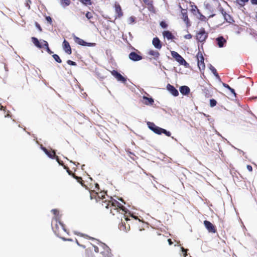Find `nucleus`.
<instances>
[{
	"instance_id": "obj_1",
	"label": "nucleus",
	"mask_w": 257,
	"mask_h": 257,
	"mask_svg": "<svg viewBox=\"0 0 257 257\" xmlns=\"http://www.w3.org/2000/svg\"><path fill=\"white\" fill-rule=\"evenodd\" d=\"M147 125L148 127L151 130L158 135L164 134L165 135L168 137H170L171 135V133L170 132H168L164 128H161L156 125L154 123L148 122L147 123Z\"/></svg>"
},
{
	"instance_id": "obj_2",
	"label": "nucleus",
	"mask_w": 257,
	"mask_h": 257,
	"mask_svg": "<svg viewBox=\"0 0 257 257\" xmlns=\"http://www.w3.org/2000/svg\"><path fill=\"white\" fill-rule=\"evenodd\" d=\"M171 53L173 58H174L180 65H183L185 68H188L189 67V64L177 52L172 51H171Z\"/></svg>"
},
{
	"instance_id": "obj_3",
	"label": "nucleus",
	"mask_w": 257,
	"mask_h": 257,
	"mask_svg": "<svg viewBox=\"0 0 257 257\" xmlns=\"http://www.w3.org/2000/svg\"><path fill=\"white\" fill-rule=\"evenodd\" d=\"M94 248L95 251L96 252L101 249H103V251L101 252L104 254V257H111V253L109 252V248L105 244L100 243H99L98 246H94Z\"/></svg>"
},
{
	"instance_id": "obj_4",
	"label": "nucleus",
	"mask_w": 257,
	"mask_h": 257,
	"mask_svg": "<svg viewBox=\"0 0 257 257\" xmlns=\"http://www.w3.org/2000/svg\"><path fill=\"white\" fill-rule=\"evenodd\" d=\"M119 200L121 201L118 202V201L113 199L111 198V200L109 201L107 203H106L105 207L107 208H109L112 206V207H117L122 210V211H124V208L123 204L124 203L123 201V200L121 199H120Z\"/></svg>"
},
{
	"instance_id": "obj_5",
	"label": "nucleus",
	"mask_w": 257,
	"mask_h": 257,
	"mask_svg": "<svg viewBox=\"0 0 257 257\" xmlns=\"http://www.w3.org/2000/svg\"><path fill=\"white\" fill-rule=\"evenodd\" d=\"M207 36V33H206L205 30L204 29H201L196 34V39L200 42H203L205 41Z\"/></svg>"
},
{
	"instance_id": "obj_6",
	"label": "nucleus",
	"mask_w": 257,
	"mask_h": 257,
	"mask_svg": "<svg viewBox=\"0 0 257 257\" xmlns=\"http://www.w3.org/2000/svg\"><path fill=\"white\" fill-rule=\"evenodd\" d=\"M198 60V66L200 71L204 70L205 67L204 64V59L201 53H198L197 55Z\"/></svg>"
},
{
	"instance_id": "obj_7",
	"label": "nucleus",
	"mask_w": 257,
	"mask_h": 257,
	"mask_svg": "<svg viewBox=\"0 0 257 257\" xmlns=\"http://www.w3.org/2000/svg\"><path fill=\"white\" fill-rule=\"evenodd\" d=\"M111 73L112 75H113L117 81H120L124 83L126 82V79L116 71L113 70L111 72Z\"/></svg>"
},
{
	"instance_id": "obj_8",
	"label": "nucleus",
	"mask_w": 257,
	"mask_h": 257,
	"mask_svg": "<svg viewBox=\"0 0 257 257\" xmlns=\"http://www.w3.org/2000/svg\"><path fill=\"white\" fill-rule=\"evenodd\" d=\"M166 88L167 90L174 96H178L179 95L178 91L172 85L168 84Z\"/></svg>"
},
{
	"instance_id": "obj_9",
	"label": "nucleus",
	"mask_w": 257,
	"mask_h": 257,
	"mask_svg": "<svg viewBox=\"0 0 257 257\" xmlns=\"http://www.w3.org/2000/svg\"><path fill=\"white\" fill-rule=\"evenodd\" d=\"M204 224L209 232L212 233H215L216 232L214 226L209 221L206 220L204 221Z\"/></svg>"
},
{
	"instance_id": "obj_10",
	"label": "nucleus",
	"mask_w": 257,
	"mask_h": 257,
	"mask_svg": "<svg viewBox=\"0 0 257 257\" xmlns=\"http://www.w3.org/2000/svg\"><path fill=\"white\" fill-rule=\"evenodd\" d=\"M74 40L76 43L82 46H94L95 45L94 43H87L77 37H74Z\"/></svg>"
},
{
	"instance_id": "obj_11",
	"label": "nucleus",
	"mask_w": 257,
	"mask_h": 257,
	"mask_svg": "<svg viewBox=\"0 0 257 257\" xmlns=\"http://www.w3.org/2000/svg\"><path fill=\"white\" fill-rule=\"evenodd\" d=\"M55 228V232L56 233H59L61 230H63L65 231V229L63 225L59 221L57 220V218H56Z\"/></svg>"
},
{
	"instance_id": "obj_12",
	"label": "nucleus",
	"mask_w": 257,
	"mask_h": 257,
	"mask_svg": "<svg viewBox=\"0 0 257 257\" xmlns=\"http://www.w3.org/2000/svg\"><path fill=\"white\" fill-rule=\"evenodd\" d=\"M62 47L66 53L68 54H71L72 51L69 43L65 40L63 42Z\"/></svg>"
},
{
	"instance_id": "obj_13",
	"label": "nucleus",
	"mask_w": 257,
	"mask_h": 257,
	"mask_svg": "<svg viewBox=\"0 0 257 257\" xmlns=\"http://www.w3.org/2000/svg\"><path fill=\"white\" fill-rule=\"evenodd\" d=\"M142 102L146 105H152L154 102V100L151 97L144 96L142 98Z\"/></svg>"
},
{
	"instance_id": "obj_14",
	"label": "nucleus",
	"mask_w": 257,
	"mask_h": 257,
	"mask_svg": "<svg viewBox=\"0 0 257 257\" xmlns=\"http://www.w3.org/2000/svg\"><path fill=\"white\" fill-rule=\"evenodd\" d=\"M32 41L33 44L39 48H42L44 47V44L42 43L43 40L39 41L37 38L35 37H32Z\"/></svg>"
},
{
	"instance_id": "obj_15",
	"label": "nucleus",
	"mask_w": 257,
	"mask_h": 257,
	"mask_svg": "<svg viewBox=\"0 0 257 257\" xmlns=\"http://www.w3.org/2000/svg\"><path fill=\"white\" fill-rule=\"evenodd\" d=\"M216 41L217 45L219 48L224 47L226 43V40L223 37H219L216 38Z\"/></svg>"
},
{
	"instance_id": "obj_16",
	"label": "nucleus",
	"mask_w": 257,
	"mask_h": 257,
	"mask_svg": "<svg viewBox=\"0 0 257 257\" xmlns=\"http://www.w3.org/2000/svg\"><path fill=\"white\" fill-rule=\"evenodd\" d=\"M129 58L130 59L133 60V61H139L141 60L142 59V57L136 53L135 52H132L129 55Z\"/></svg>"
},
{
	"instance_id": "obj_17",
	"label": "nucleus",
	"mask_w": 257,
	"mask_h": 257,
	"mask_svg": "<svg viewBox=\"0 0 257 257\" xmlns=\"http://www.w3.org/2000/svg\"><path fill=\"white\" fill-rule=\"evenodd\" d=\"M179 90L183 95H188L190 91V88L187 86H182L180 87Z\"/></svg>"
},
{
	"instance_id": "obj_18",
	"label": "nucleus",
	"mask_w": 257,
	"mask_h": 257,
	"mask_svg": "<svg viewBox=\"0 0 257 257\" xmlns=\"http://www.w3.org/2000/svg\"><path fill=\"white\" fill-rule=\"evenodd\" d=\"M152 44L156 49H160L162 48L161 42L158 38H154L153 39Z\"/></svg>"
},
{
	"instance_id": "obj_19",
	"label": "nucleus",
	"mask_w": 257,
	"mask_h": 257,
	"mask_svg": "<svg viewBox=\"0 0 257 257\" xmlns=\"http://www.w3.org/2000/svg\"><path fill=\"white\" fill-rule=\"evenodd\" d=\"M45 154L50 158H53L55 156V152L53 150H48L45 148H42Z\"/></svg>"
},
{
	"instance_id": "obj_20",
	"label": "nucleus",
	"mask_w": 257,
	"mask_h": 257,
	"mask_svg": "<svg viewBox=\"0 0 257 257\" xmlns=\"http://www.w3.org/2000/svg\"><path fill=\"white\" fill-rule=\"evenodd\" d=\"M148 54L150 56H152L155 59H157L160 55L159 53L158 52L153 50H149Z\"/></svg>"
},
{
	"instance_id": "obj_21",
	"label": "nucleus",
	"mask_w": 257,
	"mask_h": 257,
	"mask_svg": "<svg viewBox=\"0 0 257 257\" xmlns=\"http://www.w3.org/2000/svg\"><path fill=\"white\" fill-rule=\"evenodd\" d=\"M163 36L164 38L167 39L168 40H171L174 38V36L172 34V33L168 31H165L163 33Z\"/></svg>"
},
{
	"instance_id": "obj_22",
	"label": "nucleus",
	"mask_w": 257,
	"mask_h": 257,
	"mask_svg": "<svg viewBox=\"0 0 257 257\" xmlns=\"http://www.w3.org/2000/svg\"><path fill=\"white\" fill-rule=\"evenodd\" d=\"M115 10L116 13L117 14L118 17H121L122 16V13L120 6L118 4H116L115 5Z\"/></svg>"
},
{
	"instance_id": "obj_23",
	"label": "nucleus",
	"mask_w": 257,
	"mask_h": 257,
	"mask_svg": "<svg viewBox=\"0 0 257 257\" xmlns=\"http://www.w3.org/2000/svg\"><path fill=\"white\" fill-rule=\"evenodd\" d=\"M248 1L249 0H235V3L240 7H243Z\"/></svg>"
},
{
	"instance_id": "obj_24",
	"label": "nucleus",
	"mask_w": 257,
	"mask_h": 257,
	"mask_svg": "<svg viewBox=\"0 0 257 257\" xmlns=\"http://www.w3.org/2000/svg\"><path fill=\"white\" fill-rule=\"evenodd\" d=\"M70 4V1L69 0H61L60 2L61 5L64 8L69 6Z\"/></svg>"
},
{
	"instance_id": "obj_25",
	"label": "nucleus",
	"mask_w": 257,
	"mask_h": 257,
	"mask_svg": "<svg viewBox=\"0 0 257 257\" xmlns=\"http://www.w3.org/2000/svg\"><path fill=\"white\" fill-rule=\"evenodd\" d=\"M42 43L44 44V47H46V51L48 53L51 54L52 52L51 51L50 49H49L48 47V44L47 41L45 40H43L42 41Z\"/></svg>"
},
{
	"instance_id": "obj_26",
	"label": "nucleus",
	"mask_w": 257,
	"mask_h": 257,
	"mask_svg": "<svg viewBox=\"0 0 257 257\" xmlns=\"http://www.w3.org/2000/svg\"><path fill=\"white\" fill-rule=\"evenodd\" d=\"M191 11L194 13V14L196 15V13H198L199 12V10H198L197 7L196 6L191 5Z\"/></svg>"
},
{
	"instance_id": "obj_27",
	"label": "nucleus",
	"mask_w": 257,
	"mask_h": 257,
	"mask_svg": "<svg viewBox=\"0 0 257 257\" xmlns=\"http://www.w3.org/2000/svg\"><path fill=\"white\" fill-rule=\"evenodd\" d=\"M209 69L215 76H216L217 77H219L217 73L216 69L213 66L210 65L209 67Z\"/></svg>"
},
{
	"instance_id": "obj_28",
	"label": "nucleus",
	"mask_w": 257,
	"mask_h": 257,
	"mask_svg": "<svg viewBox=\"0 0 257 257\" xmlns=\"http://www.w3.org/2000/svg\"><path fill=\"white\" fill-rule=\"evenodd\" d=\"M223 86L224 87H225V88H226L228 89H229V90L231 92V93H232L233 94H234V95H235V91H234V89H232V88H231L229 85H227V84H226L223 83Z\"/></svg>"
},
{
	"instance_id": "obj_29",
	"label": "nucleus",
	"mask_w": 257,
	"mask_h": 257,
	"mask_svg": "<svg viewBox=\"0 0 257 257\" xmlns=\"http://www.w3.org/2000/svg\"><path fill=\"white\" fill-rule=\"evenodd\" d=\"M197 18L200 20L201 21H206V18L205 17H204V16H203L202 15H201L200 12H198V16H197Z\"/></svg>"
},
{
	"instance_id": "obj_30",
	"label": "nucleus",
	"mask_w": 257,
	"mask_h": 257,
	"mask_svg": "<svg viewBox=\"0 0 257 257\" xmlns=\"http://www.w3.org/2000/svg\"><path fill=\"white\" fill-rule=\"evenodd\" d=\"M80 2L85 5H91V0H80Z\"/></svg>"
},
{
	"instance_id": "obj_31",
	"label": "nucleus",
	"mask_w": 257,
	"mask_h": 257,
	"mask_svg": "<svg viewBox=\"0 0 257 257\" xmlns=\"http://www.w3.org/2000/svg\"><path fill=\"white\" fill-rule=\"evenodd\" d=\"M53 57L55 60V61H57V62H58V63L61 62V60L58 55L54 54L53 55Z\"/></svg>"
},
{
	"instance_id": "obj_32",
	"label": "nucleus",
	"mask_w": 257,
	"mask_h": 257,
	"mask_svg": "<svg viewBox=\"0 0 257 257\" xmlns=\"http://www.w3.org/2000/svg\"><path fill=\"white\" fill-rule=\"evenodd\" d=\"M105 194V192H101L99 193H97V197L98 198L103 199V198H104Z\"/></svg>"
},
{
	"instance_id": "obj_33",
	"label": "nucleus",
	"mask_w": 257,
	"mask_h": 257,
	"mask_svg": "<svg viewBox=\"0 0 257 257\" xmlns=\"http://www.w3.org/2000/svg\"><path fill=\"white\" fill-rule=\"evenodd\" d=\"M216 104V101L214 99H211L210 100V105L211 107L214 106Z\"/></svg>"
},
{
	"instance_id": "obj_34",
	"label": "nucleus",
	"mask_w": 257,
	"mask_h": 257,
	"mask_svg": "<svg viewBox=\"0 0 257 257\" xmlns=\"http://www.w3.org/2000/svg\"><path fill=\"white\" fill-rule=\"evenodd\" d=\"M135 21V18L133 17H130L127 20V22L128 24H131L134 23Z\"/></svg>"
},
{
	"instance_id": "obj_35",
	"label": "nucleus",
	"mask_w": 257,
	"mask_h": 257,
	"mask_svg": "<svg viewBox=\"0 0 257 257\" xmlns=\"http://www.w3.org/2000/svg\"><path fill=\"white\" fill-rule=\"evenodd\" d=\"M160 26L163 28H166L168 26L167 24L165 22H161L160 23Z\"/></svg>"
},
{
	"instance_id": "obj_36",
	"label": "nucleus",
	"mask_w": 257,
	"mask_h": 257,
	"mask_svg": "<svg viewBox=\"0 0 257 257\" xmlns=\"http://www.w3.org/2000/svg\"><path fill=\"white\" fill-rule=\"evenodd\" d=\"M67 64L70 65H73V66H75L76 65V64L75 62H73L71 60H68L67 61Z\"/></svg>"
},
{
	"instance_id": "obj_37",
	"label": "nucleus",
	"mask_w": 257,
	"mask_h": 257,
	"mask_svg": "<svg viewBox=\"0 0 257 257\" xmlns=\"http://www.w3.org/2000/svg\"><path fill=\"white\" fill-rule=\"evenodd\" d=\"M192 35L190 34H188L184 36V38L186 39H190L192 38Z\"/></svg>"
},
{
	"instance_id": "obj_38",
	"label": "nucleus",
	"mask_w": 257,
	"mask_h": 257,
	"mask_svg": "<svg viewBox=\"0 0 257 257\" xmlns=\"http://www.w3.org/2000/svg\"><path fill=\"white\" fill-rule=\"evenodd\" d=\"M181 250L184 253V257H187V253H186L187 249H185L184 248L181 247Z\"/></svg>"
},
{
	"instance_id": "obj_39",
	"label": "nucleus",
	"mask_w": 257,
	"mask_h": 257,
	"mask_svg": "<svg viewBox=\"0 0 257 257\" xmlns=\"http://www.w3.org/2000/svg\"><path fill=\"white\" fill-rule=\"evenodd\" d=\"M86 17L88 19H90V18H92V15L89 12H88L86 13Z\"/></svg>"
},
{
	"instance_id": "obj_40",
	"label": "nucleus",
	"mask_w": 257,
	"mask_h": 257,
	"mask_svg": "<svg viewBox=\"0 0 257 257\" xmlns=\"http://www.w3.org/2000/svg\"><path fill=\"white\" fill-rule=\"evenodd\" d=\"M46 20L50 23H51L52 22V19L50 17H47L46 18Z\"/></svg>"
},
{
	"instance_id": "obj_41",
	"label": "nucleus",
	"mask_w": 257,
	"mask_h": 257,
	"mask_svg": "<svg viewBox=\"0 0 257 257\" xmlns=\"http://www.w3.org/2000/svg\"><path fill=\"white\" fill-rule=\"evenodd\" d=\"M247 169L250 172L252 171V167L251 166H250V165H247Z\"/></svg>"
},
{
	"instance_id": "obj_42",
	"label": "nucleus",
	"mask_w": 257,
	"mask_h": 257,
	"mask_svg": "<svg viewBox=\"0 0 257 257\" xmlns=\"http://www.w3.org/2000/svg\"><path fill=\"white\" fill-rule=\"evenodd\" d=\"M52 211L53 212L54 214L56 216L57 215V213H58V210L56 209H53L52 210Z\"/></svg>"
},
{
	"instance_id": "obj_43",
	"label": "nucleus",
	"mask_w": 257,
	"mask_h": 257,
	"mask_svg": "<svg viewBox=\"0 0 257 257\" xmlns=\"http://www.w3.org/2000/svg\"><path fill=\"white\" fill-rule=\"evenodd\" d=\"M251 2L253 5H257V0H251Z\"/></svg>"
},
{
	"instance_id": "obj_44",
	"label": "nucleus",
	"mask_w": 257,
	"mask_h": 257,
	"mask_svg": "<svg viewBox=\"0 0 257 257\" xmlns=\"http://www.w3.org/2000/svg\"><path fill=\"white\" fill-rule=\"evenodd\" d=\"M168 241L169 242V245H171L172 244V242L171 239H168Z\"/></svg>"
},
{
	"instance_id": "obj_45",
	"label": "nucleus",
	"mask_w": 257,
	"mask_h": 257,
	"mask_svg": "<svg viewBox=\"0 0 257 257\" xmlns=\"http://www.w3.org/2000/svg\"><path fill=\"white\" fill-rule=\"evenodd\" d=\"M56 160H57V162L59 163V164L61 165V164L60 162V161H59V159L57 157H56Z\"/></svg>"
},
{
	"instance_id": "obj_46",
	"label": "nucleus",
	"mask_w": 257,
	"mask_h": 257,
	"mask_svg": "<svg viewBox=\"0 0 257 257\" xmlns=\"http://www.w3.org/2000/svg\"><path fill=\"white\" fill-rule=\"evenodd\" d=\"M143 1L144 2V3H145L146 4H147L149 3V1L148 0H143Z\"/></svg>"
},
{
	"instance_id": "obj_47",
	"label": "nucleus",
	"mask_w": 257,
	"mask_h": 257,
	"mask_svg": "<svg viewBox=\"0 0 257 257\" xmlns=\"http://www.w3.org/2000/svg\"><path fill=\"white\" fill-rule=\"evenodd\" d=\"M130 230V226H128L127 228H125V231H127Z\"/></svg>"
},
{
	"instance_id": "obj_48",
	"label": "nucleus",
	"mask_w": 257,
	"mask_h": 257,
	"mask_svg": "<svg viewBox=\"0 0 257 257\" xmlns=\"http://www.w3.org/2000/svg\"><path fill=\"white\" fill-rule=\"evenodd\" d=\"M37 28H38L40 30H41V28H40V26L39 25H37Z\"/></svg>"
},
{
	"instance_id": "obj_49",
	"label": "nucleus",
	"mask_w": 257,
	"mask_h": 257,
	"mask_svg": "<svg viewBox=\"0 0 257 257\" xmlns=\"http://www.w3.org/2000/svg\"><path fill=\"white\" fill-rule=\"evenodd\" d=\"M132 217H133V218H134L135 219H138L137 217H136V216H133V215H132Z\"/></svg>"
},
{
	"instance_id": "obj_50",
	"label": "nucleus",
	"mask_w": 257,
	"mask_h": 257,
	"mask_svg": "<svg viewBox=\"0 0 257 257\" xmlns=\"http://www.w3.org/2000/svg\"><path fill=\"white\" fill-rule=\"evenodd\" d=\"M84 166V165H83L82 166V169H83V167Z\"/></svg>"
},
{
	"instance_id": "obj_51",
	"label": "nucleus",
	"mask_w": 257,
	"mask_h": 257,
	"mask_svg": "<svg viewBox=\"0 0 257 257\" xmlns=\"http://www.w3.org/2000/svg\"><path fill=\"white\" fill-rule=\"evenodd\" d=\"M77 243L78 245H80V244H79V243L78 242V241H77Z\"/></svg>"
},
{
	"instance_id": "obj_52",
	"label": "nucleus",
	"mask_w": 257,
	"mask_h": 257,
	"mask_svg": "<svg viewBox=\"0 0 257 257\" xmlns=\"http://www.w3.org/2000/svg\"><path fill=\"white\" fill-rule=\"evenodd\" d=\"M125 219L126 221L128 220L127 218H125Z\"/></svg>"
},
{
	"instance_id": "obj_53",
	"label": "nucleus",
	"mask_w": 257,
	"mask_h": 257,
	"mask_svg": "<svg viewBox=\"0 0 257 257\" xmlns=\"http://www.w3.org/2000/svg\"><path fill=\"white\" fill-rule=\"evenodd\" d=\"M98 185L97 184H96V187H97Z\"/></svg>"
}]
</instances>
